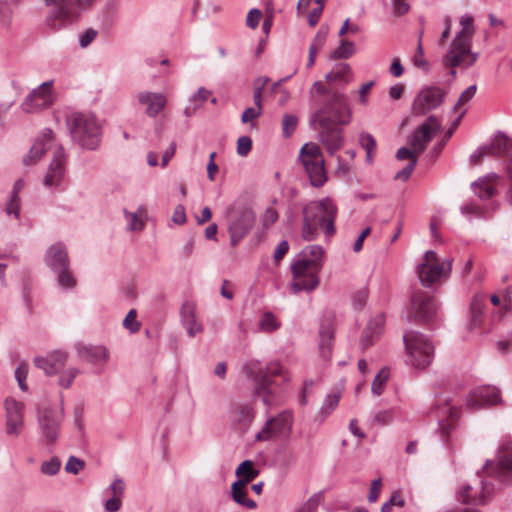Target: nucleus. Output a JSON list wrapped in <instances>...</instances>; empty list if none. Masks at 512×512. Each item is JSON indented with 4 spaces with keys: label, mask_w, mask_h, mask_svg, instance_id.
<instances>
[{
    "label": "nucleus",
    "mask_w": 512,
    "mask_h": 512,
    "mask_svg": "<svg viewBox=\"0 0 512 512\" xmlns=\"http://www.w3.org/2000/svg\"><path fill=\"white\" fill-rule=\"evenodd\" d=\"M337 212V206L330 198L307 203L302 210V238L306 241L315 240L319 228L327 237H332L335 234Z\"/></svg>",
    "instance_id": "1"
},
{
    "label": "nucleus",
    "mask_w": 512,
    "mask_h": 512,
    "mask_svg": "<svg viewBox=\"0 0 512 512\" xmlns=\"http://www.w3.org/2000/svg\"><path fill=\"white\" fill-rule=\"evenodd\" d=\"M324 251L319 245L304 248L299 258L292 265V293L310 292L319 285V272L323 266Z\"/></svg>",
    "instance_id": "2"
},
{
    "label": "nucleus",
    "mask_w": 512,
    "mask_h": 512,
    "mask_svg": "<svg viewBox=\"0 0 512 512\" xmlns=\"http://www.w3.org/2000/svg\"><path fill=\"white\" fill-rule=\"evenodd\" d=\"M97 0H45L49 8L46 23L54 31L76 22L81 11L89 9Z\"/></svg>",
    "instance_id": "3"
},
{
    "label": "nucleus",
    "mask_w": 512,
    "mask_h": 512,
    "mask_svg": "<svg viewBox=\"0 0 512 512\" xmlns=\"http://www.w3.org/2000/svg\"><path fill=\"white\" fill-rule=\"evenodd\" d=\"M255 213L244 201H235L226 210L227 231L232 246L238 245L252 230Z\"/></svg>",
    "instance_id": "4"
},
{
    "label": "nucleus",
    "mask_w": 512,
    "mask_h": 512,
    "mask_svg": "<svg viewBox=\"0 0 512 512\" xmlns=\"http://www.w3.org/2000/svg\"><path fill=\"white\" fill-rule=\"evenodd\" d=\"M321 118L332 124H349L352 112L346 96L337 91L328 93L322 107L313 114L311 123H321Z\"/></svg>",
    "instance_id": "5"
},
{
    "label": "nucleus",
    "mask_w": 512,
    "mask_h": 512,
    "mask_svg": "<svg viewBox=\"0 0 512 512\" xmlns=\"http://www.w3.org/2000/svg\"><path fill=\"white\" fill-rule=\"evenodd\" d=\"M72 138L82 147L94 150L100 144V125L90 114H74L68 119Z\"/></svg>",
    "instance_id": "6"
},
{
    "label": "nucleus",
    "mask_w": 512,
    "mask_h": 512,
    "mask_svg": "<svg viewBox=\"0 0 512 512\" xmlns=\"http://www.w3.org/2000/svg\"><path fill=\"white\" fill-rule=\"evenodd\" d=\"M299 159L311 186L322 187L327 182L328 176L320 146L313 142L305 143L300 149Z\"/></svg>",
    "instance_id": "7"
},
{
    "label": "nucleus",
    "mask_w": 512,
    "mask_h": 512,
    "mask_svg": "<svg viewBox=\"0 0 512 512\" xmlns=\"http://www.w3.org/2000/svg\"><path fill=\"white\" fill-rule=\"evenodd\" d=\"M246 368L249 376L253 377L255 381V393L263 395V401L269 404L267 395L274 394L276 388L280 386L278 378H281L282 382L286 380L282 366L279 363H271L263 370L256 369L255 364H249Z\"/></svg>",
    "instance_id": "8"
},
{
    "label": "nucleus",
    "mask_w": 512,
    "mask_h": 512,
    "mask_svg": "<svg viewBox=\"0 0 512 512\" xmlns=\"http://www.w3.org/2000/svg\"><path fill=\"white\" fill-rule=\"evenodd\" d=\"M404 343L413 367L424 369L431 363L434 347L423 334L409 331L404 335Z\"/></svg>",
    "instance_id": "9"
},
{
    "label": "nucleus",
    "mask_w": 512,
    "mask_h": 512,
    "mask_svg": "<svg viewBox=\"0 0 512 512\" xmlns=\"http://www.w3.org/2000/svg\"><path fill=\"white\" fill-rule=\"evenodd\" d=\"M472 40L456 37L443 57V64L451 68V75L455 76V68L472 66L478 59V53L471 50Z\"/></svg>",
    "instance_id": "10"
},
{
    "label": "nucleus",
    "mask_w": 512,
    "mask_h": 512,
    "mask_svg": "<svg viewBox=\"0 0 512 512\" xmlns=\"http://www.w3.org/2000/svg\"><path fill=\"white\" fill-rule=\"evenodd\" d=\"M325 121L324 118H321V123H312V125L318 130L319 140L328 154L333 156L344 145L343 130L339 127V124H332Z\"/></svg>",
    "instance_id": "11"
},
{
    "label": "nucleus",
    "mask_w": 512,
    "mask_h": 512,
    "mask_svg": "<svg viewBox=\"0 0 512 512\" xmlns=\"http://www.w3.org/2000/svg\"><path fill=\"white\" fill-rule=\"evenodd\" d=\"M446 92L438 86H426L422 88L414 99L412 110L415 115H424L439 107Z\"/></svg>",
    "instance_id": "12"
},
{
    "label": "nucleus",
    "mask_w": 512,
    "mask_h": 512,
    "mask_svg": "<svg viewBox=\"0 0 512 512\" xmlns=\"http://www.w3.org/2000/svg\"><path fill=\"white\" fill-rule=\"evenodd\" d=\"M436 309L434 298L422 290H417L411 297L408 317L415 322H427L435 315Z\"/></svg>",
    "instance_id": "13"
},
{
    "label": "nucleus",
    "mask_w": 512,
    "mask_h": 512,
    "mask_svg": "<svg viewBox=\"0 0 512 512\" xmlns=\"http://www.w3.org/2000/svg\"><path fill=\"white\" fill-rule=\"evenodd\" d=\"M444 263L440 262L436 253L427 251L422 262L417 266V274L424 286L430 287L444 275Z\"/></svg>",
    "instance_id": "14"
},
{
    "label": "nucleus",
    "mask_w": 512,
    "mask_h": 512,
    "mask_svg": "<svg viewBox=\"0 0 512 512\" xmlns=\"http://www.w3.org/2000/svg\"><path fill=\"white\" fill-rule=\"evenodd\" d=\"M53 103L52 82H44L24 99L21 109L27 114L37 113L50 107Z\"/></svg>",
    "instance_id": "15"
},
{
    "label": "nucleus",
    "mask_w": 512,
    "mask_h": 512,
    "mask_svg": "<svg viewBox=\"0 0 512 512\" xmlns=\"http://www.w3.org/2000/svg\"><path fill=\"white\" fill-rule=\"evenodd\" d=\"M441 130V123L435 116H430L408 138V144L417 154H422L432 137Z\"/></svg>",
    "instance_id": "16"
},
{
    "label": "nucleus",
    "mask_w": 512,
    "mask_h": 512,
    "mask_svg": "<svg viewBox=\"0 0 512 512\" xmlns=\"http://www.w3.org/2000/svg\"><path fill=\"white\" fill-rule=\"evenodd\" d=\"M62 419V408L42 407L39 409L38 421L47 443H54L56 441Z\"/></svg>",
    "instance_id": "17"
},
{
    "label": "nucleus",
    "mask_w": 512,
    "mask_h": 512,
    "mask_svg": "<svg viewBox=\"0 0 512 512\" xmlns=\"http://www.w3.org/2000/svg\"><path fill=\"white\" fill-rule=\"evenodd\" d=\"M436 417L439 418V427L442 439L448 444L449 435L455 428V423L459 419L460 410L453 406L448 399H444L434 408Z\"/></svg>",
    "instance_id": "18"
},
{
    "label": "nucleus",
    "mask_w": 512,
    "mask_h": 512,
    "mask_svg": "<svg viewBox=\"0 0 512 512\" xmlns=\"http://www.w3.org/2000/svg\"><path fill=\"white\" fill-rule=\"evenodd\" d=\"M293 423V416L290 411H283L275 417L270 418L265 426L257 433L256 439L267 441L290 431Z\"/></svg>",
    "instance_id": "19"
},
{
    "label": "nucleus",
    "mask_w": 512,
    "mask_h": 512,
    "mask_svg": "<svg viewBox=\"0 0 512 512\" xmlns=\"http://www.w3.org/2000/svg\"><path fill=\"white\" fill-rule=\"evenodd\" d=\"M485 471L489 475H495L502 480H512V444H504L500 447L495 465L487 463Z\"/></svg>",
    "instance_id": "20"
},
{
    "label": "nucleus",
    "mask_w": 512,
    "mask_h": 512,
    "mask_svg": "<svg viewBox=\"0 0 512 512\" xmlns=\"http://www.w3.org/2000/svg\"><path fill=\"white\" fill-rule=\"evenodd\" d=\"M490 487L483 480H474V483L466 484L458 493V499L464 504L483 505L490 494Z\"/></svg>",
    "instance_id": "21"
},
{
    "label": "nucleus",
    "mask_w": 512,
    "mask_h": 512,
    "mask_svg": "<svg viewBox=\"0 0 512 512\" xmlns=\"http://www.w3.org/2000/svg\"><path fill=\"white\" fill-rule=\"evenodd\" d=\"M500 401V391L493 386H483L469 394L466 402L467 408L478 410L486 406L495 405Z\"/></svg>",
    "instance_id": "22"
},
{
    "label": "nucleus",
    "mask_w": 512,
    "mask_h": 512,
    "mask_svg": "<svg viewBox=\"0 0 512 512\" xmlns=\"http://www.w3.org/2000/svg\"><path fill=\"white\" fill-rule=\"evenodd\" d=\"M6 432L8 435L18 436L23 428L24 405L14 399L5 400Z\"/></svg>",
    "instance_id": "23"
},
{
    "label": "nucleus",
    "mask_w": 512,
    "mask_h": 512,
    "mask_svg": "<svg viewBox=\"0 0 512 512\" xmlns=\"http://www.w3.org/2000/svg\"><path fill=\"white\" fill-rule=\"evenodd\" d=\"M65 177V155L61 147L54 152L53 160L44 176L43 183L46 187H59Z\"/></svg>",
    "instance_id": "24"
},
{
    "label": "nucleus",
    "mask_w": 512,
    "mask_h": 512,
    "mask_svg": "<svg viewBox=\"0 0 512 512\" xmlns=\"http://www.w3.org/2000/svg\"><path fill=\"white\" fill-rule=\"evenodd\" d=\"M67 362V354L63 351H54L45 357H36L34 364L48 376L60 373Z\"/></svg>",
    "instance_id": "25"
},
{
    "label": "nucleus",
    "mask_w": 512,
    "mask_h": 512,
    "mask_svg": "<svg viewBox=\"0 0 512 512\" xmlns=\"http://www.w3.org/2000/svg\"><path fill=\"white\" fill-rule=\"evenodd\" d=\"M53 139V132L51 129H44L41 134L36 138L33 146L28 154L23 158L25 165H33L37 163L44 152L48 149V144Z\"/></svg>",
    "instance_id": "26"
},
{
    "label": "nucleus",
    "mask_w": 512,
    "mask_h": 512,
    "mask_svg": "<svg viewBox=\"0 0 512 512\" xmlns=\"http://www.w3.org/2000/svg\"><path fill=\"white\" fill-rule=\"evenodd\" d=\"M267 81V79L258 80V82H260V86L256 87L253 92L254 106L245 109L241 115L242 123H250L253 128H256L254 120L259 118L262 114V90Z\"/></svg>",
    "instance_id": "27"
},
{
    "label": "nucleus",
    "mask_w": 512,
    "mask_h": 512,
    "mask_svg": "<svg viewBox=\"0 0 512 512\" xmlns=\"http://www.w3.org/2000/svg\"><path fill=\"white\" fill-rule=\"evenodd\" d=\"M327 0H299L297 4L298 13H307V19L310 26L314 27L318 22L324 10Z\"/></svg>",
    "instance_id": "28"
},
{
    "label": "nucleus",
    "mask_w": 512,
    "mask_h": 512,
    "mask_svg": "<svg viewBox=\"0 0 512 512\" xmlns=\"http://www.w3.org/2000/svg\"><path fill=\"white\" fill-rule=\"evenodd\" d=\"M140 104L146 105V114L156 117L166 106V97L161 93L141 92L138 95Z\"/></svg>",
    "instance_id": "29"
},
{
    "label": "nucleus",
    "mask_w": 512,
    "mask_h": 512,
    "mask_svg": "<svg viewBox=\"0 0 512 512\" xmlns=\"http://www.w3.org/2000/svg\"><path fill=\"white\" fill-rule=\"evenodd\" d=\"M46 263L54 271H58L63 268H69V258L66 252V248L62 243H56L52 245L46 253Z\"/></svg>",
    "instance_id": "30"
},
{
    "label": "nucleus",
    "mask_w": 512,
    "mask_h": 512,
    "mask_svg": "<svg viewBox=\"0 0 512 512\" xmlns=\"http://www.w3.org/2000/svg\"><path fill=\"white\" fill-rule=\"evenodd\" d=\"M79 356L93 364H105L109 359V352L103 346H79Z\"/></svg>",
    "instance_id": "31"
},
{
    "label": "nucleus",
    "mask_w": 512,
    "mask_h": 512,
    "mask_svg": "<svg viewBox=\"0 0 512 512\" xmlns=\"http://www.w3.org/2000/svg\"><path fill=\"white\" fill-rule=\"evenodd\" d=\"M384 322L385 319L383 315H377L369 321L361 340V346L363 349H367L369 346H371L380 336L383 331Z\"/></svg>",
    "instance_id": "32"
},
{
    "label": "nucleus",
    "mask_w": 512,
    "mask_h": 512,
    "mask_svg": "<svg viewBox=\"0 0 512 512\" xmlns=\"http://www.w3.org/2000/svg\"><path fill=\"white\" fill-rule=\"evenodd\" d=\"M353 78L351 67L347 63H338L326 75L327 82L330 84H348Z\"/></svg>",
    "instance_id": "33"
},
{
    "label": "nucleus",
    "mask_w": 512,
    "mask_h": 512,
    "mask_svg": "<svg viewBox=\"0 0 512 512\" xmlns=\"http://www.w3.org/2000/svg\"><path fill=\"white\" fill-rule=\"evenodd\" d=\"M488 155L506 156L512 150V140L504 134L496 135L488 146H485Z\"/></svg>",
    "instance_id": "34"
},
{
    "label": "nucleus",
    "mask_w": 512,
    "mask_h": 512,
    "mask_svg": "<svg viewBox=\"0 0 512 512\" xmlns=\"http://www.w3.org/2000/svg\"><path fill=\"white\" fill-rule=\"evenodd\" d=\"M498 179L496 174H491L484 179H480L473 185L475 194L481 199H488L495 193L494 183Z\"/></svg>",
    "instance_id": "35"
},
{
    "label": "nucleus",
    "mask_w": 512,
    "mask_h": 512,
    "mask_svg": "<svg viewBox=\"0 0 512 512\" xmlns=\"http://www.w3.org/2000/svg\"><path fill=\"white\" fill-rule=\"evenodd\" d=\"M246 486L247 485L242 481L234 482L231 487L232 498L236 503L246 508L254 509L256 507V502L247 498Z\"/></svg>",
    "instance_id": "36"
},
{
    "label": "nucleus",
    "mask_w": 512,
    "mask_h": 512,
    "mask_svg": "<svg viewBox=\"0 0 512 512\" xmlns=\"http://www.w3.org/2000/svg\"><path fill=\"white\" fill-rule=\"evenodd\" d=\"M333 337L334 333L331 325L329 323L327 325H322L320 330L319 349L321 356L325 359L330 357Z\"/></svg>",
    "instance_id": "37"
},
{
    "label": "nucleus",
    "mask_w": 512,
    "mask_h": 512,
    "mask_svg": "<svg viewBox=\"0 0 512 512\" xmlns=\"http://www.w3.org/2000/svg\"><path fill=\"white\" fill-rule=\"evenodd\" d=\"M125 217L128 221V228L130 230L140 231L145 226L147 209L144 206H140L134 213L125 211Z\"/></svg>",
    "instance_id": "38"
},
{
    "label": "nucleus",
    "mask_w": 512,
    "mask_h": 512,
    "mask_svg": "<svg viewBox=\"0 0 512 512\" xmlns=\"http://www.w3.org/2000/svg\"><path fill=\"white\" fill-rule=\"evenodd\" d=\"M236 475L239 477L238 481L247 485L258 476V471L254 468L253 462L246 460L238 466Z\"/></svg>",
    "instance_id": "39"
},
{
    "label": "nucleus",
    "mask_w": 512,
    "mask_h": 512,
    "mask_svg": "<svg viewBox=\"0 0 512 512\" xmlns=\"http://www.w3.org/2000/svg\"><path fill=\"white\" fill-rule=\"evenodd\" d=\"M355 52L354 44L351 41L342 39L338 48H336L330 58L331 59H347Z\"/></svg>",
    "instance_id": "40"
},
{
    "label": "nucleus",
    "mask_w": 512,
    "mask_h": 512,
    "mask_svg": "<svg viewBox=\"0 0 512 512\" xmlns=\"http://www.w3.org/2000/svg\"><path fill=\"white\" fill-rule=\"evenodd\" d=\"M253 419V410L249 405H238L234 409V420L243 426L248 425Z\"/></svg>",
    "instance_id": "41"
},
{
    "label": "nucleus",
    "mask_w": 512,
    "mask_h": 512,
    "mask_svg": "<svg viewBox=\"0 0 512 512\" xmlns=\"http://www.w3.org/2000/svg\"><path fill=\"white\" fill-rule=\"evenodd\" d=\"M462 29L456 34V37L466 38L472 40L475 32L474 19L470 15H464L460 18Z\"/></svg>",
    "instance_id": "42"
},
{
    "label": "nucleus",
    "mask_w": 512,
    "mask_h": 512,
    "mask_svg": "<svg viewBox=\"0 0 512 512\" xmlns=\"http://www.w3.org/2000/svg\"><path fill=\"white\" fill-rule=\"evenodd\" d=\"M360 145L365 149L367 161L372 162L374 152L376 150V141L369 133H362L359 139Z\"/></svg>",
    "instance_id": "43"
},
{
    "label": "nucleus",
    "mask_w": 512,
    "mask_h": 512,
    "mask_svg": "<svg viewBox=\"0 0 512 512\" xmlns=\"http://www.w3.org/2000/svg\"><path fill=\"white\" fill-rule=\"evenodd\" d=\"M298 125V118L292 114H285L282 119V133L285 138H289Z\"/></svg>",
    "instance_id": "44"
},
{
    "label": "nucleus",
    "mask_w": 512,
    "mask_h": 512,
    "mask_svg": "<svg viewBox=\"0 0 512 512\" xmlns=\"http://www.w3.org/2000/svg\"><path fill=\"white\" fill-rule=\"evenodd\" d=\"M259 326L262 331L272 332L279 328V322L272 313L266 312L261 317Z\"/></svg>",
    "instance_id": "45"
},
{
    "label": "nucleus",
    "mask_w": 512,
    "mask_h": 512,
    "mask_svg": "<svg viewBox=\"0 0 512 512\" xmlns=\"http://www.w3.org/2000/svg\"><path fill=\"white\" fill-rule=\"evenodd\" d=\"M388 378L389 370L386 368L381 369L372 383V392L376 395H380Z\"/></svg>",
    "instance_id": "46"
},
{
    "label": "nucleus",
    "mask_w": 512,
    "mask_h": 512,
    "mask_svg": "<svg viewBox=\"0 0 512 512\" xmlns=\"http://www.w3.org/2000/svg\"><path fill=\"white\" fill-rule=\"evenodd\" d=\"M58 283L64 288H72L76 285V280L69 268H63L58 271Z\"/></svg>",
    "instance_id": "47"
},
{
    "label": "nucleus",
    "mask_w": 512,
    "mask_h": 512,
    "mask_svg": "<svg viewBox=\"0 0 512 512\" xmlns=\"http://www.w3.org/2000/svg\"><path fill=\"white\" fill-rule=\"evenodd\" d=\"M79 374V370L76 368H69L63 371L59 377L58 384L62 388H68L71 386L73 380Z\"/></svg>",
    "instance_id": "48"
},
{
    "label": "nucleus",
    "mask_w": 512,
    "mask_h": 512,
    "mask_svg": "<svg viewBox=\"0 0 512 512\" xmlns=\"http://www.w3.org/2000/svg\"><path fill=\"white\" fill-rule=\"evenodd\" d=\"M61 467V462L58 458H52L49 461H44L41 464L40 470L45 475H55L59 472Z\"/></svg>",
    "instance_id": "49"
},
{
    "label": "nucleus",
    "mask_w": 512,
    "mask_h": 512,
    "mask_svg": "<svg viewBox=\"0 0 512 512\" xmlns=\"http://www.w3.org/2000/svg\"><path fill=\"white\" fill-rule=\"evenodd\" d=\"M341 398L340 392H333L329 394L326 398V401L322 407V413L324 415H329L338 405L339 400Z\"/></svg>",
    "instance_id": "50"
},
{
    "label": "nucleus",
    "mask_w": 512,
    "mask_h": 512,
    "mask_svg": "<svg viewBox=\"0 0 512 512\" xmlns=\"http://www.w3.org/2000/svg\"><path fill=\"white\" fill-rule=\"evenodd\" d=\"M477 91L476 85H471L466 88L460 95L458 101L454 106V110L458 111L464 104L469 102L475 95Z\"/></svg>",
    "instance_id": "51"
},
{
    "label": "nucleus",
    "mask_w": 512,
    "mask_h": 512,
    "mask_svg": "<svg viewBox=\"0 0 512 512\" xmlns=\"http://www.w3.org/2000/svg\"><path fill=\"white\" fill-rule=\"evenodd\" d=\"M28 375V365L26 363H21L15 370V378L18 382V385L22 391L27 390L26 378Z\"/></svg>",
    "instance_id": "52"
},
{
    "label": "nucleus",
    "mask_w": 512,
    "mask_h": 512,
    "mask_svg": "<svg viewBox=\"0 0 512 512\" xmlns=\"http://www.w3.org/2000/svg\"><path fill=\"white\" fill-rule=\"evenodd\" d=\"M136 316V310L131 309L123 320V326L133 333L140 329V323L136 320Z\"/></svg>",
    "instance_id": "53"
},
{
    "label": "nucleus",
    "mask_w": 512,
    "mask_h": 512,
    "mask_svg": "<svg viewBox=\"0 0 512 512\" xmlns=\"http://www.w3.org/2000/svg\"><path fill=\"white\" fill-rule=\"evenodd\" d=\"M181 316H182L183 324L190 323L192 320L196 319L195 305L192 302L184 303L181 308Z\"/></svg>",
    "instance_id": "54"
},
{
    "label": "nucleus",
    "mask_w": 512,
    "mask_h": 512,
    "mask_svg": "<svg viewBox=\"0 0 512 512\" xmlns=\"http://www.w3.org/2000/svg\"><path fill=\"white\" fill-rule=\"evenodd\" d=\"M328 35V28L321 27L317 32L315 38L313 39L312 44L309 48L314 49L316 51H320L324 46Z\"/></svg>",
    "instance_id": "55"
},
{
    "label": "nucleus",
    "mask_w": 512,
    "mask_h": 512,
    "mask_svg": "<svg viewBox=\"0 0 512 512\" xmlns=\"http://www.w3.org/2000/svg\"><path fill=\"white\" fill-rule=\"evenodd\" d=\"M84 465H85L84 461H82L74 456H71L65 465V471L67 473L76 475L84 468Z\"/></svg>",
    "instance_id": "56"
},
{
    "label": "nucleus",
    "mask_w": 512,
    "mask_h": 512,
    "mask_svg": "<svg viewBox=\"0 0 512 512\" xmlns=\"http://www.w3.org/2000/svg\"><path fill=\"white\" fill-rule=\"evenodd\" d=\"M278 218H279L278 212L274 208H272V207L267 208L262 216L263 226L265 228H268L269 226L276 223Z\"/></svg>",
    "instance_id": "57"
},
{
    "label": "nucleus",
    "mask_w": 512,
    "mask_h": 512,
    "mask_svg": "<svg viewBox=\"0 0 512 512\" xmlns=\"http://www.w3.org/2000/svg\"><path fill=\"white\" fill-rule=\"evenodd\" d=\"M252 147V140L248 136H242L237 141V153L240 156H246Z\"/></svg>",
    "instance_id": "58"
},
{
    "label": "nucleus",
    "mask_w": 512,
    "mask_h": 512,
    "mask_svg": "<svg viewBox=\"0 0 512 512\" xmlns=\"http://www.w3.org/2000/svg\"><path fill=\"white\" fill-rule=\"evenodd\" d=\"M261 18H262V12L260 10H258V9H251L248 12V15H247V18H246V24L251 29H255L258 26Z\"/></svg>",
    "instance_id": "59"
},
{
    "label": "nucleus",
    "mask_w": 512,
    "mask_h": 512,
    "mask_svg": "<svg viewBox=\"0 0 512 512\" xmlns=\"http://www.w3.org/2000/svg\"><path fill=\"white\" fill-rule=\"evenodd\" d=\"M97 31L93 28H89L87 29L81 36H80V46L82 48H86L87 46H89L93 41L94 39L96 38L97 36Z\"/></svg>",
    "instance_id": "60"
},
{
    "label": "nucleus",
    "mask_w": 512,
    "mask_h": 512,
    "mask_svg": "<svg viewBox=\"0 0 512 512\" xmlns=\"http://www.w3.org/2000/svg\"><path fill=\"white\" fill-rule=\"evenodd\" d=\"M415 166L416 159L413 157L412 161L396 174L395 179L406 181L411 176Z\"/></svg>",
    "instance_id": "61"
},
{
    "label": "nucleus",
    "mask_w": 512,
    "mask_h": 512,
    "mask_svg": "<svg viewBox=\"0 0 512 512\" xmlns=\"http://www.w3.org/2000/svg\"><path fill=\"white\" fill-rule=\"evenodd\" d=\"M6 212L8 214H13L16 218L19 217V213H20L19 196H11L9 203L6 206Z\"/></svg>",
    "instance_id": "62"
},
{
    "label": "nucleus",
    "mask_w": 512,
    "mask_h": 512,
    "mask_svg": "<svg viewBox=\"0 0 512 512\" xmlns=\"http://www.w3.org/2000/svg\"><path fill=\"white\" fill-rule=\"evenodd\" d=\"M110 489H111L112 496L122 499L124 492H125V483L123 482L122 479L117 478L111 484Z\"/></svg>",
    "instance_id": "63"
},
{
    "label": "nucleus",
    "mask_w": 512,
    "mask_h": 512,
    "mask_svg": "<svg viewBox=\"0 0 512 512\" xmlns=\"http://www.w3.org/2000/svg\"><path fill=\"white\" fill-rule=\"evenodd\" d=\"M319 502L320 495H314L297 512H315Z\"/></svg>",
    "instance_id": "64"
}]
</instances>
